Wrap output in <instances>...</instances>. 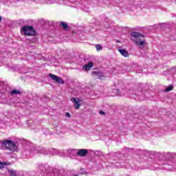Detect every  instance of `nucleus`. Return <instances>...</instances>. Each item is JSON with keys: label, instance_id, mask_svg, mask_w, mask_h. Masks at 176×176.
Returning a JSON list of instances; mask_svg holds the SVG:
<instances>
[{"label": "nucleus", "instance_id": "cd10ccee", "mask_svg": "<svg viewBox=\"0 0 176 176\" xmlns=\"http://www.w3.org/2000/svg\"><path fill=\"white\" fill-rule=\"evenodd\" d=\"M45 155H49V153H45Z\"/></svg>", "mask_w": 176, "mask_h": 176}, {"label": "nucleus", "instance_id": "9d476101", "mask_svg": "<svg viewBox=\"0 0 176 176\" xmlns=\"http://www.w3.org/2000/svg\"><path fill=\"white\" fill-rule=\"evenodd\" d=\"M129 94H132L133 96H140V92L134 89H131L129 91Z\"/></svg>", "mask_w": 176, "mask_h": 176}, {"label": "nucleus", "instance_id": "6ab92c4d", "mask_svg": "<svg viewBox=\"0 0 176 176\" xmlns=\"http://www.w3.org/2000/svg\"><path fill=\"white\" fill-rule=\"evenodd\" d=\"M113 91L116 93L117 96H122V92L119 89H113Z\"/></svg>", "mask_w": 176, "mask_h": 176}, {"label": "nucleus", "instance_id": "412c9836", "mask_svg": "<svg viewBox=\"0 0 176 176\" xmlns=\"http://www.w3.org/2000/svg\"><path fill=\"white\" fill-rule=\"evenodd\" d=\"M58 2L60 5H65V3H67V0H58Z\"/></svg>", "mask_w": 176, "mask_h": 176}, {"label": "nucleus", "instance_id": "20e7f679", "mask_svg": "<svg viewBox=\"0 0 176 176\" xmlns=\"http://www.w3.org/2000/svg\"><path fill=\"white\" fill-rule=\"evenodd\" d=\"M21 32L23 35H26V36H32L35 34V30H34L32 26H23L21 29Z\"/></svg>", "mask_w": 176, "mask_h": 176}, {"label": "nucleus", "instance_id": "5701e85b", "mask_svg": "<svg viewBox=\"0 0 176 176\" xmlns=\"http://www.w3.org/2000/svg\"><path fill=\"white\" fill-rule=\"evenodd\" d=\"M99 113H100V115H105V112H104V111H100L99 112Z\"/></svg>", "mask_w": 176, "mask_h": 176}, {"label": "nucleus", "instance_id": "b1692460", "mask_svg": "<svg viewBox=\"0 0 176 176\" xmlns=\"http://www.w3.org/2000/svg\"><path fill=\"white\" fill-rule=\"evenodd\" d=\"M66 116L71 118V114H69V113H66Z\"/></svg>", "mask_w": 176, "mask_h": 176}, {"label": "nucleus", "instance_id": "2f4dec72", "mask_svg": "<svg viewBox=\"0 0 176 176\" xmlns=\"http://www.w3.org/2000/svg\"><path fill=\"white\" fill-rule=\"evenodd\" d=\"M69 1L71 2V0H69Z\"/></svg>", "mask_w": 176, "mask_h": 176}, {"label": "nucleus", "instance_id": "2eb2a0df", "mask_svg": "<svg viewBox=\"0 0 176 176\" xmlns=\"http://www.w3.org/2000/svg\"><path fill=\"white\" fill-rule=\"evenodd\" d=\"M78 174H80V175H87L88 173L86 172V170H85L83 168H81L78 172Z\"/></svg>", "mask_w": 176, "mask_h": 176}, {"label": "nucleus", "instance_id": "39448f33", "mask_svg": "<svg viewBox=\"0 0 176 176\" xmlns=\"http://www.w3.org/2000/svg\"><path fill=\"white\" fill-rule=\"evenodd\" d=\"M69 153H73V155H77V156H81L82 157H85L86 155H87L89 151L87 149H71L69 151Z\"/></svg>", "mask_w": 176, "mask_h": 176}, {"label": "nucleus", "instance_id": "6e6552de", "mask_svg": "<svg viewBox=\"0 0 176 176\" xmlns=\"http://www.w3.org/2000/svg\"><path fill=\"white\" fill-rule=\"evenodd\" d=\"M91 68H93V63L89 62L87 65L82 66V71H90Z\"/></svg>", "mask_w": 176, "mask_h": 176}, {"label": "nucleus", "instance_id": "4468645a", "mask_svg": "<svg viewBox=\"0 0 176 176\" xmlns=\"http://www.w3.org/2000/svg\"><path fill=\"white\" fill-rule=\"evenodd\" d=\"M8 165H10V162H0V168H5Z\"/></svg>", "mask_w": 176, "mask_h": 176}, {"label": "nucleus", "instance_id": "a211bd4d", "mask_svg": "<svg viewBox=\"0 0 176 176\" xmlns=\"http://www.w3.org/2000/svg\"><path fill=\"white\" fill-rule=\"evenodd\" d=\"M173 85H169L168 87H167L164 91L167 92V91H171V90H173Z\"/></svg>", "mask_w": 176, "mask_h": 176}, {"label": "nucleus", "instance_id": "f3484780", "mask_svg": "<svg viewBox=\"0 0 176 176\" xmlns=\"http://www.w3.org/2000/svg\"><path fill=\"white\" fill-rule=\"evenodd\" d=\"M38 168H39V170H41V171H45L46 170V168H45V166L42 164L38 165Z\"/></svg>", "mask_w": 176, "mask_h": 176}, {"label": "nucleus", "instance_id": "0eeeda50", "mask_svg": "<svg viewBox=\"0 0 176 176\" xmlns=\"http://www.w3.org/2000/svg\"><path fill=\"white\" fill-rule=\"evenodd\" d=\"M71 101L73 102L76 109H79V108H80V100H79V98H72Z\"/></svg>", "mask_w": 176, "mask_h": 176}, {"label": "nucleus", "instance_id": "7c9ffc66", "mask_svg": "<svg viewBox=\"0 0 176 176\" xmlns=\"http://www.w3.org/2000/svg\"><path fill=\"white\" fill-rule=\"evenodd\" d=\"M17 2H19V0H16Z\"/></svg>", "mask_w": 176, "mask_h": 176}, {"label": "nucleus", "instance_id": "c85d7f7f", "mask_svg": "<svg viewBox=\"0 0 176 176\" xmlns=\"http://www.w3.org/2000/svg\"><path fill=\"white\" fill-rule=\"evenodd\" d=\"M74 176H78V175H74Z\"/></svg>", "mask_w": 176, "mask_h": 176}, {"label": "nucleus", "instance_id": "7ed1b4c3", "mask_svg": "<svg viewBox=\"0 0 176 176\" xmlns=\"http://www.w3.org/2000/svg\"><path fill=\"white\" fill-rule=\"evenodd\" d=\"M0 148L11 151V152L17 151V146L12 140L0 141Z\"/></svg>", "mask_w": 176, "mask_h": 176}, {"label": "nucleus", "instance_id": "dca6fc26", "mask_svg": "<svg viewBox=\"0 0 176 176\" xmlns=\"http://www.w3.org/2000/svg\"><path fill=\"white\" fill-rule=\"evenodd\" d=\"M93 75H94V76H98V78H102V74H101L100 72H93Z\"/></svg>", "mask_w": 176, "mask_h": 176}, {"label": "nucleus", "instance_id": "a878e982", "mask_svg": "<svg viewBox=\"0 0 176 176\" xmlns=\"http://www.w3.org/2000/svg\"><path fill=\"white\" fill-rule=\"evenodd\" d=\"M173 168H176V162L174 164Z\"/></svg>", "mask_w": 176, "mask_h": 176}, {"label": "nucleus", "instance_id": "f257e3e1", "mask_svg": "<svg viewBox=\"0 0 176 176\" xmlns=\"http://www.w3.org/2000/svg\"><path fill=\"white\" fill-rule=\"evenodd\" d=\"M143 155H145L146 156H148L149 155L150 156H153L154 157H157V159H166V160H168V159H171V157H174V155L175 153H172L170 152H157V151H148L146 150L141 151Z\"/></svg>", "mask_w": 176, "mask_h": 176}, {"label": "nucleus", "instance_id": "bb28decb", "mask_svg": "<svg viewBox=\"0 0 176 176\" xmlns=\"http://www.w3.org/2000/svg\"><path fill=\"white\" fill-rule=\"evenodd\" d=\"M0 21H2V16H0Z\"/></svg>", "mask_w": 176, "mask_h": 176}, {"label": "nucleus", "instance_id": "f03ea898", "mask_svg": "<svg viewBox=\"0 0 176 176\" xmlns=\"http://www.w3.org/2000/svg\"><path fill=\"white\" fill-rule=\"evenodd\" d=\"M131 39L137 46H145L144 36L140 32H132L131 33Z\"/></svg>", "mask_w": 176, "mask_h": 176}, {"label": "nucleus", "instance_id": "4be33fe9", "mask_svg": "<svg viewBox=\"0 0 176 176\" xmlns=\"http://www.w3.org/2000/svg\"><path fill=\"white\" fill-rule=\"evenodd\" d=\"M164 166H165V168H167L168 170H171V168L168 167V164H165Z\"/></svg>", "mask_w": 176, "mask_h": 176}, {"label": "nucleus", "instance_id": "9b49d317", "mask_svg": "<svg viewBox=\"0 0 176 176\" xmlns=\"http://www.w3.org/2000/svg\"><path fill=\"white\" fill-rule=\"evenodd\" d=\"M10 176H17V171L13 169H8Z\"/></svg>", "mask_w": 176, "mask_h": 176}, {"label": "nucleus", "instance_id": "c756f323", "mask_svg": "<svg viewBox=\"0 0 176 176\" xmlns=\"http://www.w3.org/2000/svg\"><path fill=\"white\" fill-rule=\"evenodd\" d=\"M124 96H127V94H124Z\"/></svg>", "mask_w": 176, "mask_h": 176}, {"label": "nucleus", "instance_id": "f8f14e48", "mask_svg": "<svg viewBox=\"0 0 176 176\" xmlns=\"http://www.w3.org/2000/svg\"><path fill=\"white\" fill-rule=\"evenodd\" d=\"M60 26L62 27L63 30H68V24H67L65 22L61 21L60 23Z\"/></svg>", "mask_w": 176, "mask_h": 176}, {"label": "nucleus", "instance_id": "393cba45", "mask_svg": "<svg viewBox=\"0 0 176 176\" xmlns=\"http://www.w3.org/2000/svg\"><path fill=\"white\" fill-rule=\"evenodd\" d=\"M51 3H54V0H50Z\"/></svg>", "mask_w": 176, "mask_h": 176}, {"label": "nucleus", "instance_id": "423d86ee", "mask_svg": "<svg viewBox=\"0 0 176 176\" xmlns=\"http://www.w3.org/2000/svg\"><path fill=\"white\" fill-rule=\"evenodd\" d=\"M49 76H50V78H51V79H52V80H54L56 83H58L59 85L64 83V81H63V78H61L56 75L50 74Z\"/></svg>", "mask_w": 176, "mask_h": 176}, {"label": "nucleus", "instance_id": "1a4fd4ad", "mask_svg": "<svg viewBox=\"0 0 176 176\" xmlns=\"http://www.w3.org/2000/svg\"><path fill=\"white\" fill-rule=\"evenodd\" d=\"M118 52H120V54L122 56H124V57H129V52L126 50L123 49H118Z\"/></svg>", "mask_w": 176, "mask_h": 176}, {"label": "nucleus", "instance_id": "ddd939ff", "mask_svg": "<svg viewBox=\"0 0 176 176\" xmlns=\"http://www.w3.org/2000/svg\"><path fill=\"white\" fill-rule=\"evenodd\" d=\"M21 92L20 91V90L19 89H13L11 92H10V95L11 96H16V94H21Z\"/></svg>", "mask_w": 176, "mask_h": 176}, {"label": "nucleus", "instance_id": "aec40b11", "mask_svg": "<svg viewBox=\"0 0 176 176\" xmlns=\"http://www.w3.org/2000/svg\"><path fill=\"white\" fill-rule=\"evenodd\" d=\"M97 52H100V50H102V47L101 45H96Z\"/></svg>", "mask_w": 176, "mask_h": 176}]
</instances>
